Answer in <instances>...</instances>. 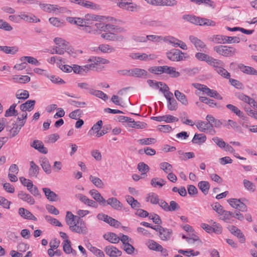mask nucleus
I'll use <instances>...</instances> for the list:
<instances>
[{
	"label": "nucleus",
	"instance_id": "48",
	"mask_svg": "<svg viewBox=\"0 0 257 257\" xmlns=\"http://www.w3.org/2000/svg\"><path fill=\"white\" fill-rule=\"evenodd\" d=\"M89 93L104 100L108 98L107 95L100 90H95L94 89H90L89 90Z\"/></svg>",
	"mask_w": 257,
	"mask_h": 257
},
{
	"label": "nucleus",
	"instance_id": "51",
	"mask_svg": "<svg viewBox=\"0 0 257 257\" xmlns=\"http://www.w3.org/2000/svg\"><path fill=\"white\" fill-rule=\"evenodd\" d=\"M199 100L201 102L207 104L211 107L214 108L217 107V104L215 102V101L212 99L208 98V97L200 96L199 97Z\"/></svg>",
	"mask_w": 257,
	"mask_h": 257
},
{
	"label": "nucleus",
	"instance_id": "46",
	"mask_svg": "<svg viewBox=\"0 0 257 257\" xmlns=\"http://www.w3.org/2000/svg\"><path fill=\"white\" fill-rule=\"evenodd\" d=\"M206 140V137L204 134H196L194 135L192 142L194 144H202L204 143Z\"/></svg>",
	"mask_w": 257,
	"mask_h": 257
},
{
	"label": "nucleus",
	"instance_id": "38",
	"mask_svg": "<svg viewBox=\"0 0 257 257\" xmlns=\"http://www.w3.org/2000/svg\"><path fill=\"white\" fill-rule=\"evenodd\" d=\"M208 64L213 67L215 71H216L221 66H224V64L222 61L214 59L212 57H211V59H210Z\"/></svg>",
	"mask_w": 257,
	"mask_h": 257
},
{
	"label": "nucleus",
	"instance_id": "50",
	"mask_svg": "<svg viewBox=\"0 0 257 257\" xmlns=\"http://www.w3.org/2000/svg\"><path fill=\"white\" fill-rule=\"evenodd\" d=\"M240 201H246L248 200L245 198H240L239 199L235 198H232L227 200L229 205L232 207L233 208L237 209L238 208L239 204L240 203Z\"/></svg>",
	"mask_w": 257,
	"mask_h": 257
},
{
	"label": "nucleus",
	"instance_id": "20",
	"mask_svg": "<svg viewBox=\"0 0 257 257\" xmlns=\"http://www.w3.org/2000/svg\"><path fill=\"white\" fill-rule=\"evenodd\" d=\"M19 214L21 217L25 219L32 220L34 221H36L37 220V218L28 210H27L23 207L19 208Z\"/></svg>",
	"mask_w": 257,
	"mask_h": 257
},
{
	"label": "nucleus",
	"instance_id": "27",
	"mask_svg": "<svg viewBox=\"0 0 257 257\" xmlns=\"http://www.w3.org/2000/svg\"><path fill=\"white\" fill-rule=\"evenodd\" d=\"M30 167L29 170V175L31 177L36 178L39 172V167L34 161H32L30 163Z\"/></svg>",
	"mask_w": 257,
	"mask_h": 257
},
{
	"label": "nucleus",
	"instance_id": "12",
	"mask_svg": "<svg viewBox=\"0 0 257 257\" xmlns=\"http://www.w3.org/2000/svg\"><path fill=\"white\" fill-rule=\"evenodd\" d=\"M96 23L94 22H90L88 20L86 23L84 24L82 27V30L87 33L97 34L100 33H97V29L95 27Z\"/></svg>",
	"mask_w": 257,
	"mask_h": 257
},
{
	"label": "nucleus",
	"instance_id": "3",
	"mask_svg": "<svg viewBox=\"0 0 257 257\" xmlns=\"http://www.w3.org/2000/svg\"><path fill=\"white\" fill-rule=\"evenodd\" d=\"M213 41L216 44L238 43L240 42V39L237 37H230L221 35H216L214 36Z\"/></svg>",
	"mask_w": 257,
	"mask_h": 257
},
{
	"label": "nucleus",
	"instance_id": "55",
	"mask_svg": "<svg viewBox=\"0 0 257 257\" xmlns=\"http://www.w3.org/2000/svg\"><path fill=\"white\" fill-rule=\"evenodd\" d=\"M159 196L154 193H151L147 198V201H150L153 204H157L159 201Z\"/></svg>",
	"mask_w": 257,
	"mask_h": 257
},
{
	"label": "nucleus",
	"instance_id": "16",
	"mask_svg": "<svg viewBox=\"0 0 257 257\" xmlns=\"http://www.w3.org/2000/svg\"><path fill=\"white\" fill-rule=\"evenodd\" d=\"M20 18L21 20H23L29 23H38L40 22V20L34 15L25 12L20 13Z\"/></svg>",
	"mask_w": 257,
	"mask_h": 257
},
{
	"label": "nucleus",
	"instance_id": "62",
	"mask_svg": "<svg viewBox=\"0 0 257 257\" xmlns=\"http://www.w3.org/2000/svg\"><path fill=\"white\" fill-rule=\"evenodd\" d=\"M224 126L228 129H229L230 126L234 130H237L239 127L237 123L232 119H228L227 121H226L224 122Z\"/></svg>",
	"mask_w": 257,
	"mask_h": 257
},
{
	"label": "nucleus",
	"instance_id": "43",
	"mask_svg": "<svg viewBox=\"0 0 257 257\" xmlns=\"http://www.w3.org/2000/svg\"><path fill=\"white\" fill-rule=\"evenodd\" d=\"M13 79L15 82L25 83L30 81L31 78L27 75H16L13 76Z\"/></svg>",
	"mask_w": 257,
	"mask_h": 257
},
{
	"label": "nucleus",
	"instance_id": "7",
	"mask_svg": "<svg viewBox=\"0 0 257 257\" xmlns=\"http://www.w3.org/2000/svg\"><path fill=\"white\" fill-rule=\"evenodd\" d=\"M97 218L98 220H102L106 222L110 225L114 227H118L120 224V223L117 220L102 213L97 214Z\"/></svg>",
	"mask_w": 257,
	"mask_h": 257
},
{
	"label": "nucleus",
	"instance_id": "1",
	"mask_svg": "<svg viewBox=\"0 0 257 257\" xmlns=\"http://www.w3.org/2000/svg\"><path fill=\"white\" fill-rule=\"evenodd\" d=\"M65 221L71 231L80 234H86L87 233L88 230L86 223L80 217L73 215L70 211H67L65 217Z\"/></svg>",
	"mask_w": 257,
	"mask_h": 257
},
{
	"label": "nucleus",
	"instance_id": "13",
	"mask_svg": "<svg viewBox=\"0 0 257 257\" xmlns=\"http://www.w3.org/2000/svg\"><path fill=\"white\" fill-rule=\"evenodd\" d=\"M151 119L157 121H165L167 123L176 122L179 120L177 117L170 114L159 116H153L151 117Z\"/></svg>",
	"mask_w": 257,
	"mask_h": 257
},
{
	"label": "nucleus",
	"instance_id": "31",
	"mask_svg": "<svg viewBox=\"0 0 257 257\" xmlns=\"http://www.w3.org/2000/svg\"><path fill=\"white\" fill-rule=\"evenodd\" d=\"M226 107L231 112L235 114L237 116L244 119L245 117L244 114L237 107L231 104H227Z\"/></svg>",
	"mask_w": 257,
	"mask_h": 257
},
{
	"label": "nucleus",
	"instance_id": "53",
	"mask_svg": "<svg viewBox=\"0 0 257 257\" xmlns=\"http://www.w3.org/2000/svg\"><path fill=\"white\" fill-rule=\"evenodd\" d=\"M243 183L244 187L247 191L251 192H253L255 191V186L253 183L246 179H244L243 181Z\"/></svg>",
	"mask_w": 257,
	"mask_h": 257
},
{
	"label": "nucleus",
	"instance_id": "32",
	"mask_svg": "<svg viewBox=\"0 0 257 257\" xmlns=\"http://www.w3.org/2000/svg\"><path fill=\"white\" fill-rule=\"evenodd\" d=\"M43 191L47 198L50 201H55L57 200L58 195L49 188H44Z\"/></svg>",
	"mask_w": 257,
	"mask_h": 257
},
{
	"label": "nucleus",
	"instance_id": "14",
	"mask_svg": "<svg viewBox=\"0 0 257 257\" xmlns=\"http://www.w3.org/2000/svg\"><path fill=\"white\" fill-rule=\"evenodd\" d=\"M106 204L109 205L116 210H120L123 207L122 204L115 197H110L106 200Z\"/></svg>",
	"mask_w": 257,
	"mask_h": 257
},
{
	"label": "nucleus",
	"instance_id": "57",
	"mask_svg": "<svg viewBox=\"0 0 257 257\" xmlns=\"http://www.w3.org/2000/svg\"><path fill=\"white\" fill-rule=\"evenodd\" d=\"M233 215L234 213L223 210L220 215L221 216L222 220L225 222H229L231 217H233Z\"/></svg>",
	"mask_w": 257,
	"mask_h": 257
},
{
	"label": "nucleus",
	"instance_id": "23",
	"mask_svg": "<svg viewBox=\"0 0 257 257\" xmlns=\"http://www.w3.org/2000/svg\"><path fill=\"white\" fill-rule=\"evenodd\" d=\"M35 103L36 101L34 100H28L20 106V109L25 112L31 111L34 109Z\"/></svg>",
	"mask_w": 257,
	"mask_h": 257
},
{
	"label": "nucleus",
	"instance_id": "42",
	"mask_svg": "<svg viewBox=\"0 0 257 257\" xmlns=\"http://www.w3.org/2000/svg\"><path fill=\"white\" fill-rule=\"evenodd\" d=\"M198 186L204 195L208 194L210 188V185L208 182L205 181H200L198 183Z\"/></svg>",
	"mask_w": 257,
	"mask_h": 257
},
{
	"label": "nucleus",
	"instance_id": "26",
	"mask_svg": "<svg viewBox=\"0 0 257 257\" xmlns=\"http://www.w3.org/2000/svg\"><path fill=\"white\" fill-rule=\"evenodd\" d=\"M172 235V230L170 229L162 228V230L160 231L159 236L160 238L164 241L169 240Z\"/></svg>",
	"mask_w": 257,
	"mask_h": 257
},
{
	"label": "nucleus",
	"instance_id": "24",
	"mask_svg": "<svg viewBox=\"0 0 257 257\" xmlns=\"http://www.w3.org/2000/svg\"><path fill=\"white\" fill-rule=\"evenodd\" d=\"M163 73L169 74L173 78H177L180 75V73L176 71L175 67L167 65L163 66Z\"/></svg>",
	"mask_w": 257,
	"mask_h": 257
},
{
	"label": "nucleus",
	"instance_id": "28",
	"mask_svg": "<svg viewBox=\"0 0 257 257\" xmlns=\"http://www.w3.org/2000/svg\"><path fill=\"white\" fill-rule=\"evenodd\" d=\"M103 238L111 243H118L120 239L117 235L113 232H109L103 235Z\"/></svg>",
	"mask_w": 257,
	"mask_h": 257
},
{
	"label": "nucleus",
	"instance_id": "11",
	"mask_svg": "<svg viewBox=\"0 0 257 257\" xmlns=\"http://www.w3.org/2000/svg\"><path fill=\"white\" fill-rule=\"evenodd\" d=\"M90 195L100 205L104 206L106 204V200L102 196L101 194L95 189H92L89 192Z\"/></svg>",
	"mask_w": 257,
	"mask_h": 257
},
{
	"label": "nucleus",
	"instance_id": "63",
	"mask_svg": "<svg viewBox=\"0 0 257 257\" xmlns=\"http://www.w3.org/2000/svg\"><path fill=\"white\" fill-rule=\"evenodd\" d=\"M156 140L154 138H146L138 140V142L142 145H149L154 144Z\"/></svg>",
	"mask_w": 257,
	"mask_h": 257
},
{
	"label": "nucleus",
	"instance_id": "36",
	"mask_svg": "<svg viewBox=\"0 0 257 257\" xmlns=\"http://www.w3.org/2000/svg\"><path fill=\"white\" fill-rule=\"evenodd\" d=\"M102 121L101 120H98L95 124H94L88 132V135L90 136H93L95 133L97 134L102 127Z\"/></svg>",
	"mask_w": 257,
	"mask_h": 257
},
{
	"label": "nucleus",
	"instance_id": "10",
	"mask_svg": "<svg viewBox=\"0 0 257 257\" xmlns=\"http://www.w3.org/2000/svg\"><path fill=\"white\" fill-rule=\"evenodd\" d=\"M95 27L97 29V33L98 31L100 32H115V26L111 24H106L101 22H97L95 24Z\"/></svg>",
	"mask_w": 257,
	"mask_h": 257
},
{
	"label": "nucleus",
	"instance_id": "58",
	"mask_svg": "<svg viewBox=\"0 0 257 257\" xmlns=\"http://www.w3.org/2000/svg\"><path fill=\"white\" fill-rule=\"evenodd\" d=\"M195 57L199 61H205L208 63L211 57L205 53L198 52L196 53Z\"/></svg>",
	"mask_w": 257,
	"mask_h": 257
},
{
	"label": "nucleus",
	"instance_id": "49",
	"mask_svg": "<svg viewBox=\"0 0 257 257\" xmlns=\"http://www.w3.org/2000/svg\"><path fill=\"white\" fill-rule=\"evenodd\" d=\"M211 225H212V232H213L216 234H219L222 232V228L221 225L217 223L216 222L213 221V220H210L209 221Z\"/></svg>",
	"mask_w": 257,
	"mask_h": 257
},
{
	"label": "nucleus",
	"instance_id": "35",
	"mask_svg": "<svg viewBox=\"0 0 257 257\" xmlns=\"http://www.w3.org/2000/svg\"><path fill=\"white\" fill-rule=\"evenodd\" d=\"M240 70L246 74L254 75L257 76V70L253 67L245 66L243 64H240L239 66Z\"/></svg>",
	"mask_w": 257,
	"mask_h": 257
},
{
	"label": "nucleus",
	"instance_id": "34",
	"mask_svg": "<svg viewBox=\"0 0 257 257\" xmlns=\"http://www.w3.org/2000/svg\"><path fill=\"white\" fill-rule=\"evenodd\" d=\"M80 6L85 8L91 9L92 10H98L99 9V5L86 0H81Z\"/></svg>",
	"mask_w": 257,
	"mask_h": 257
},
{
	"label": "nucleus",
	"instance_id": "33",
	"mask_svg": "<svg viewBox=\"0 0 257 257\" xmlns=\"http://www.w3.org/2000/svg\"><path fill=\"white\" fill-rule=\"evenodd\" d=\"M174 95L176 99L180 101L183 105L185 106L188 104V100L186 95L181 92L180 91L177 90L175 91Z\"/></svg>",
	"mask_w": 257,
	"mask_h": 257
},
{
	"label": "nucleus",
	"instance_id": "64",
	"mask_svg": "<svg viewBox=\"0 0 257 257\" xmlns=\"http://www.w3.org/2000/svg\"><path fill=\"white\" fill-rule=\"evenodd\" d=\"M149 71L152 73L160 75L163 73V66L151 67L149 69Z\"/></svg>",
	"mask_w": 257,
	"mask_h": 257
},
{
	"label": "nucleus",
	"instance_id": "52",
	"mask_svg": "<svg viewBox=\"0 0 257 257\" xmlns=\"http://www.w3.org/2000/svg\"><path fill=\"white\" fill-rule=\"evenodd\" d=\"M178 103L175 98L167 101V108L171 111H176L178 109Z\"/></svg>",
	"mask_w": 257,
	"mask_h": 257
},
{
	"label": "nucleus",
	"instance_id": "61",
	"mask_svg": "<svg viewBox=\"0 0 257 257\" xmlns=\"http://www.w3.org/2000/svg\"><path fill=\"white\" fill-rule=\"evenodd\" d=\"M45 218L48 222H49L50 223L53 225L59 227L62 226V224L58 220H57L56 218L52 217L51 216L46 215L45 216Z\"/></svg>",
	"mask_w": 257,
	"mask_h": 257
},
{
	"label": "nucleus",
	"instance_id": "8",
	"mask_svg": "<svg viewBox=\"0 0 257 257\" xmlns=\"http://www.w3.org/2000/svg\"><path fill=\"white\" fill-rule=\"evenodd\" d=\"M184 53L178 49H173L167 53V56L168 58L172 61H180L184 59L182 55Z\"/></svg>",
	"mask_w": 257,
	"mask_h": 257
},
{
	"label": "nucleus",
	"instance_id": "30",
	"mask_svg": "<svg viewBox=\"0 0 257 257\" xmlns=\"http://www.w3.org/2000/svg\"><path fill=\"white\" fill-rule=\"evenodd\" d=\"M18 51L19 48L17 46H0V51L7 54L15 55Z\"/></svg>",
	"mask_w": 257,
	"mask_h": 257
},
{
	"label": "nucleus",
	"instance_id": "60",
	"mask_svg": "<svg viewBox=\"0 0 257 257\" xmlns=\"http://www.w3.org/2000/svg\"><path fill=\"white\" fill-rule=\"evenodd\" d=\"M148 246L150 249L156 251L162 248V245L153 240H150L148 242Z\"/></svg>",
	"mask_w": 257,
	"mask_h": 257
},
{
	"label": "nucleus",
	"instance_id": "39",
	"mask_svg": "<svg viewBox=\"0 0 257 257\" xmlns=\"http://www.w3.org/2000/svg\"><path fill=\"white\" fill-rule=\"evenodd\" d=\"M192 85L196 89L205 93L206 95L208 96L210 93V91H211V89L208 88L207 86L198 83H194L192 84Z\"/></svg>",
	"mask_w": 257,
	"mask_h": 257
},
{
	"label": "nucleus",
	"instance_id": "5",
	"mask_svg": "<svg viewBox=\"0 0 257 257\" xmlns=\"http://www.w3.org/2000/svg\"><path fill=\"white\" fill-rule=\"evenodd\" d=\"M196 126L201 132L209 134L211 135H214L216 134V131L213 128V124L208 121L206 122L199 120L197 122Z\"/></svg>",
	"mask_w": 257,
	"mask_h": 257
},
{
	"label": "nucleus",
	"instance_id": "56",
	"mask_svg": "<svg viewBox=\"0 0 257 257\" xmlns=\"http://www.w3.org/2000/svg\"><path fill=\"white\" fill-rule=\"evenodd\" d=\"M160 168L166 173L168 174L169 173L172 172L173 167L172 165L168 162H163L160 163Z\"/></svg>",
	"mask_w": 257,
	"mask_h": 257
},
{
	"label": "nucleus",
	"instance_id": "9",
	"mask_svg": "<svg viewBox=\"0 0 257 257\" xmlns=\"http://www.w3.org/2000/svg\"><path fill=\"white\" fill-rule=\"evenodd\" d=\"M129 56L133 59H139L146 61L154 60L157 58L155 54L148 55L146 53H132L130 54Z\"/></svg>",
	"mask_w": 257,
	"mask_h": 257
},
{
	"label": "nucleus",
	"instance_id": "37",
	"mask_svg": "<svg viewBox=\"0 0 257 257\" xmlns=\"http://www.w3.org/2000/svg\"><path fill=\"white\" fill-rule=\"evenodd\" d=\"M177 153L179 159L182 161H186L195 157V154L193 152L184 153L183 151L179 150L177 152Z\"/></svg>",
	"mask_w": 257,
	"mask_h": 257
},
{
	"label": "nucleus",
	"instance_id": "22",
	"mask_svg": "<svg viewBox=\"0 0 257 257\" xmlns=\"http://www.w3.org/2000/svg\"><path fill=\"white\" fill-rule=\"evenodd\" d=\"M206 119L209 122L213 124L215 127L219 128L222 125H224V122L226 120H224L223 121L219 119H216L214 116L210 114H208L206 116Z\"/></svg>",
	"mask_w": 257,
	"mask_h": 257
},
{
	"label": "nucleus",
	"instance_id": "44",
	"mask_svg": "<svg viewBox=\"0 0 257 257\" xmlns=\"http://www.w3.org/2000/svg\"><path fill=\"white\" fill-rule=\"evenodd\" d=\"M235 96L238 99L247 103L249 105L251 103L252 100H253V98L240 92L236 93Z\"/></svg>",
	"mask_w": 257,
	"mask_h": 257
},
{
	"label": "nucleus",
	"instance_id": "45",
	"mask_svg": "<svg viewBox=\"0 0 257 257\" xmlns=\"http://www.w3.org/2000/svg\"><path fill=\"white\" fill-rule=\"evenodd\" d=\"M20 61L22 62L27 61L28 63L36 66L40 65V63L36 58L31 56H23L20 58Z\"/></svg>",
	"mask_w": 257,
	"mask_h": 257
},
{
	"label": "nucleus",
	"instance_id": "2",
	"mask_svg": "<svg viewBox=\"0 0 257 257\" xmlns=\"http://www.w3.org/2000/svg\"><path fill=\"white\" fill-rule=\"evenodd\" d=\"M88 61L91 62V64L83 66L72 65V71L74 73L83 74L84 73H87L89 70H98L101 64H105L109 63L108 60L99 57H92Z\"/></svg>",
	"mask_w": 257,
	"mask_h": 257
},
{
	"label": "nucleus",
	"instance_id": "18",
	"mask_svg": "<svg viewBox=\"0 0 257 257\" xmlns=\"http://www.w3.org/2000/svg\"><path fill=\"white\" fill-rule=\"evenodd\" d=\"M31 146L41 153L46 154L48 153L47 149L44 147L43 142L39 140H35L31 144Z\"/></svg>",
	"mask_w": 257,
	"mask_h": 257
},
{
	"label": "nucleus",
	"instance_id": "54",
	"mask_svg": "<svg viewBox=\"0 0 257 257\" xmlns=\"http://www.w3.org/2000/svg\"><path fill=\"white\" fill-rule=\"evenodd\" d=\"M98 49L103 53H110L115 51V49L107 44H101L98 47Z\"/></svg>",
	"mask_w": 257,
	"mask_h": 257
},
{
	"label": "nucleus",
	"instance_id": "47",
	"mask_svg": "<svg viewBox=\"0 0 257 257\" xmlns=\"http://www.w3.org/2000/svg\"><path fill=\"white\" fill-rule=\"evenodd\" d=\"M89 180L97 188H101L104 186L102 181L98 177L90 175Z\"/></svg>",
	"mask_w": 257,
	"mask_h": 257
},
{
	"label": "nucleus",
	"instance_id": "59",
	"mask_svg": "<svg viewBox=\"0 0 257 257\" xmlns=\"http://www.w3.org/2000/svg\"><path fill=\"white\" fill-rule=\"evenodd\" d=\"M89 250L97 257H105L103 252L90 244L89 248Z\"/></svg>",
	"mask_w": 257,
	"mask_h": 257
},
{
	"label": "nucleus",
	"instance_id": "19",
	"mask_svg": "<svg viewBox=\"0 0 257 257\" xmlns=\"http://www.w3.org/2000/svg\"><path fill=\"white\" fill-rule=\"evenodd\" d=\"M18 196L20 199L30 205H34L35 203V199L33 197L23 191H19Z\"/></svg>",
	"mask_w": 257,
	"mask_h": 257
},
{
	"label": "nucleus",
	"instance_id": "17",
	"mask_svg": "<svg viewBox=\"0 0 257 257\" xmlns=\"http://www.w3.org/2000/svg\"><path fill=\"white\" fill-rule=\"evenodd\" d=\"M189 40L198 51H201L202 49H207L206 46L204 43L197 37L190 36L189 37Z\"/></svg>",
	"mask_w": 257,
	"mask_h": 257
},
{
	"label": "nucleus",
	"instance_id": "6",
	"mask_svg": "<svg viewBox=\"0 0 257 257\" xmlns=\"http://www.w3.org/2000/svg\"><path fill=\"white\" fill-rule=\"evenodd\" d=\"M164 41L168 42L169 44L172 45L174 47H180L183 50H187V46L186 44L183 41L175 38L172 36L165 37L163 39Z\"/></svg>",
	"mask_w": 257,
	"mask_h": 257
},
{
	"label": "nucleus",
	"instance_id": "15",
	"mask_svg": "<svg viewBox=\"0 0 257 257\" xmlns=\"http://www.w3.org/2000/svg\"><path fill=\"white\" fill-rule=\"evenodd\" d=\"M106 254L111 257H117L121 255V251L113 245L106 246L104 249Z\"/></svg>",
	"mask_w": 257,
	"mask_h": 257
},
{
	"label": "nucleus",
	"instance_id": "29",
	"mask_svg": "<svg viewBox=\"0 0 257 257\" xmlns=\"http://www.w3.org/2000/svg\"><path fill=\"white\" fill-rule=\"evenodd\" d=\"M132 77H146L148 75V72L143 69L141 68H134L132 69Z\"/></svg>",
	"mask_w": 257,
	"mask_h": 257
},
{
	"label": "nucleus",
	"instance_id": "21",
	"mask_svg": "<svg viewBox=\"0 0 257 257\" xmlns=\"http://www.w3.org/2000/svg\"><path fill=\"white\" fill-rule=\"evenodd\" d=\"M39 6L43 11L47 13L55 12L56 10H58L60 9V8L56 5L40 3Z\"/></svg>",
	"mask_w": 257,
	"mask_h": 257
},
{
	"label": "nucleus",
	"instance_id": "40",
	"mask_svg": "<svg viewBox=\"0 0 257 257\" xmlns=\"http://www.w3.org/2000/svg\"><path fill=\"white\" fill-rule=\"evenodd\" d=\"M192 85L196 89L205 93L206 95L208 96L210 93V91H211V89L208 88L207 86L198 83H194L192 84Z\"/></svg>",
	"mask_w": 257,
	"mask_h": 257
},
{
	"label": "nucleus",
	"instance_id": "25",
	"mask_svg": "<svg viewBox=\"0 0 257 257\" xmlns=\"http://www.w3.org/2000/svg\"><path fill=\"white\" fill-rule=\"evenodd\" d=\"M40 163L46 173L49 174L51 173V167L47 158H41L40 160Z\"/></svg>",
	"mask_w": 257,
	"mask_h": 257
},
{
	"label": "nucleus",
	"instance_id": "41",
	"mask_svg": "<svg viewBox=\"0 0 257 257\" xmlns=\"http://www.w3.org/2000/svg\"><path fill=\"white\" fill-rule=\"evenodd\" d=\"M166 181L160 178H154L151 181V184L154 187H162L166 183Z\"/></svg>",
	"mask_w": 257,
	"mask_h": 257
},
{
	"label": "nucleus",
	"instance_id": "4",
	"mask_svg": "<svg viewBox=\"0 0 257 257\" xmlns=\"http://www.w3.org/2000/svg\"><path fill=\"white\" fill-rule=\"evenodd\" d=\"M213 50L218 54L224 57H230L236 53V50L234 48L225 45L215 46Z\"/></svg>",
	"mask_w": 257,
	"mask_h": 257
}]
</instances>
